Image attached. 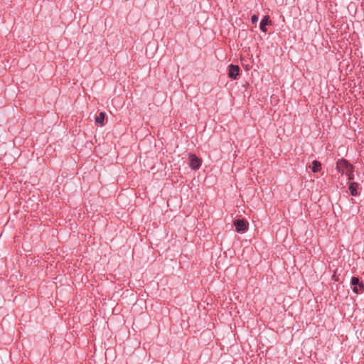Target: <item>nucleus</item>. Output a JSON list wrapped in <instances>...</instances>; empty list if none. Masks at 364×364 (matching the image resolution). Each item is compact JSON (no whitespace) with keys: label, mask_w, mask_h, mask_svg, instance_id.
Here are the masks:
<instances>
[{"label":"nucleus","mask_w":364,"mask_h":364,"mask_svg":"<svg viewBox=\"0 0 364 364\" xmlns=\"http://www.w3.org/2000/svg\"><path fill=\"white\" fill-rule=\"evenodd\" d=\"M354 168L353 166L350 164L346 159H338L336 162V169L341 174H346L349 171Z\"/></svg>","instance_id":"1"},{"label":"nucleus","mask_w":364,"mask_h":364,"mask_svg":"<svg viewBox=\"0 0 364 364\" xmlns=\"http://www.w3.org/2000/svg\"><path fill=\"white\" fill-rule=\"evenodd\" d=\"M350 285L354 293L359 294L364 292V283L360 281L356 277H352L350 279Z\"/></svg>","instance_id":"2"},{"label":"nucleus","mask_w":364,"mask_h":364,"mask_svg":"<svg viewBox=\"0 0 364 364\" xmlns=\"http://www.w3.org/2000/svg\"><path fill=\"white\" fill-rule=\"evenodd\" d=\"M233 225L237 232H245L248 229V222L245 219H237L234 220Z\"/></svg>","instance_id":"3"},{"label":"nucleus","mask_w":364,"mask_h":364,"mask_svg":"<svg viewBox=\"0 0 364 364\" xmlns=\"http://www.w3.org/2000/svg\"><path fill=\"white\" fill-rule=\"evenodd\" d=\"M240 67L233 64L228 66V77L232 80H236L240 74Z\"/></svg>","instance_id":"4"},{"label":"nucleus","mask_w":364,"mask_h":364,"mask_svg":"<svg viewBox=\"0 0 364 364\" xmlns=\"http://www.w3.org/2000/svg\"><path fill=\"white\" fill-rule=\"evenodd\" d=\"M190 167L193 170H198L202 164V160L195 154H190Z\"/></svg>","instance_id":"5"},{"label":"nucleus","mask_w":364,"mask_h":364,"mask_svg":"<svg viewBox=\"0 0 364 364\" xmlns=\"http://www.w3.org/2000/svg\"><path fill=\"white\" fill-rule=\"evenodd\" d=\"M271 24H272V21H270L269 16H268V15L264 16L262 18V19L260 22V24H259L260 30L262 32L266 33L267 31V28L266 26L267 25H271Z\"/></svg>","instance_id":"6"},{"label":"nucleus","mask_w":364,"mask_h":364,"mask_svg":"<svg viewBox=\"0 0 364 364\" xmlns=\"http://www.w3.org/2000/svg\"><path fill=\"white\" fill-rule=\"evenodd\" d=\"M359 184L356 182H350L349 183L348 189L351 196H358L360 195V192L358 191Z\"/></svg>","instance_id":"7"},{"label":"nucleus","mask_w":364,"mask_h":364,"mask_svg":"<svg viewBox=\"0 0 364 364\" xmlns=\"http://www.w3.org/2000/svg\"><path fill=\"white\" fill-rule=\"evenodd\" d=\"M321 163L318 161H317V160H314L312 162L311 171L314 173H317L319 171H321Z\"/></svg>","instance_id":"8"},{"label":"nucleus","mask_w":364,"mask_h":364,"mask_svg":"<svg viewBox=\"0 0 364 364\" xmlns=\"http://www.w3.org/2000/svg\"><path fill=\"white\" fill-rule=\"evenodd\" d=\"M105 117H106V114L105 112H100L99 114V115H97L95 117L96 123L100 124L101 126H103L105 124L104 121H105Z\"/></svg>","instance_id":"9"},{"label":"nucleus","mask_w":364,"mask_h":364,"mask_svg":"<svg viewBox=\"0 0 364 364\" xmlns=\"http://www.w3.org/2000/svg\"><path fill=\"white\" fill-rule=\"evenodd\" d=\"M353 168L351 169V171H349V172L346 173V175L348 176V179L349 181H351L354 179V174H353Z\"/></svg>","instance_id":"10"},{"label":"nucleus","mask_w":364,"mask_h":364,"mask_svg":"<svg viewBox=\"0 0 364 364\" xmlns=\"http://www.w3.org/2000/svg\"><path fill=\"white\" fill-rule=\"evenodd\" d=\"M258 18H259V17H258V16H257V15H256V14H253V15L251 16V22H252V23H257V22Z\"/></svg>","instance_id":"11"}]
</instances>
